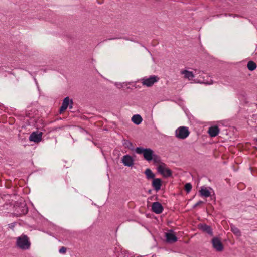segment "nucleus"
I'll list each match as a JSON object with an SVG mask.
<instances>
[{
    "instance_id": "f257e3e1",
    "label": "nucleus",
    "mask_w": 257,
    "mask_h": 257,
    "mask_svg": "<svg viewBox=\"0 0 257 257\" xmlns=\"http://www.w3.org/2000/svg\"><path fill=\"white\" fill-rule=\"evenodd\" d=\"M30 244L29 238L26 235H22L17 239V245L22 249H28L30 248Z\"/></svg>"
},
{
    "instance_id": "f03ea898",
    "label": "nucleus",
    "mask_w": 257,
    "mask_h": 257,
    "mask_svg": "<svg viewBox=\"0 0 257 257\" xmlns=\"http://www.w3.org/2000/svg\"><path fill=\"white\" fill-rule=\"evenodd\" d=\"M181 74H183L184 78L188 79L189 80L192 79L194 77H198V78L200 77V78L203 79L204 75L203 72L198 70H195L194 73H193V72L191 71L184 70L181 71Z\"/></svg>"
},
{
    "instance_id": "7ed1b4c3",
    "label": "nucleus",
    "mask_w": 257,
    "mask_h": 257,
    "mask_svg": "<svg viewBox=\"0 0 257 257\" xmlns=\"http://www.w3.org/2000/svg\"><path fill=\"white\" fill-rule=\"evenodd\" d=\"M190 132L186 126H180L175 131V136L180 139H184L189 135Z\"/></svg>"
},
{
    "instance_id": "20e7f679",
    "label": "nucleus",
    "mask_w": 257,
    "mask_h": 257,
    "mask_svg": "<svg viewBox=\"0 0 257 257\" xmlns=\"http://www.w3.org/2000/svg\"><path fill=\"white\" fill-rule=\"evenodd\" d=\"M159 80V78L155 75L150 76L149 77H144L141 79L142 83L143 85L147 87L152 86L155 82Z\"/></svg>"
},
{
    "instance_id": "39448f33",
    "label": "nucleus",
    "mask_w": 257,
    "mask_h": 257,
    "mask_svg": "<svg viewBox=\"0 0 257 257\" xmlns=\"http://www.w3.org/2000/svg\"><path fill=\"white\" fill-rule=\"evenodd\" d=\"M157 171L165 177H170L172 175L171 171L166 167V165L164 163L158 165Z\"/></svg>"
},
{
    "instance_id": "423d86ee",
    "label": "nucleus",
    "mask_w": 257,
    "mask_h": 257,
    "mask_svg": "<svg viewBox=\"0 0 257 257\" xmlns=\"http://www.w3.org/2000/svg\"><path fill=\"white\" fill-rule=\"evenodd\" d=\"M28 211L26 204H21L20 206L15 207V214L17 216L26 214Z\"/></svg>"
},
{
    "instance_id": "0eeeda50",
    "label": "nucleus",
    "mask_w": 257,
    "mask_h": 257,
    "mask_svg": "<svg viewBox=\"0 0 257 257\" xmlns=\"http://www.w3.org/2000/svg\"><path fill=\"white\" fill-rule=\"evenodd\" d=\"M212 243L213 248L217 251H221L223 250V246L220 240V239L217 237H214L212 239Z\"/></svg>"
},
{
    "instance_id": "6e6552de",
    "label": "nucleus",
    "mask_w": 257,
    "mask_h": 257,
    "mask_svg": "<svg viewBox=\"0 0 257 257\" xmlns=\"http://www.w3.org/2000/svg\"><path fill=\"white\" fill-rule=\"evenodd\" d=\"M121 161L125 166L131 167L134 165V160L133 157L129 155L123 156Z\"/></svg>"
},
{
    "instance_id": "1a4fd4ad",
    "label": "nucleus",
    "mask_w": 257,
    "mask_h": 257,
    "mask_svg": "<svg viewBox=\"0 0 257 257\" xmlns=\"http://www.w3.org/2000/svg\"><path fill=\"white\" fill-rule=\"evenodd\" d=\"M165 238L166 242L168 243H174L177 240V238L172 232V230H170L169 232L165 233Z\"/></svg>"
},
{
    "instance_id": "9d476101",
    "label": "nucleus",
    "mask_w": 257,
    "mask_h": 257,
    "mask_svg": "<svg viewBox=\"0 0 257 257\" xmlns=\"http://www.w3.org/2000/svg\"><path fill=\"white\" fill-rule=\"evenodd\" d=\"M42 133L33 132L32 133L30 137L29 140L31 141H33L36 143L40 142L42 140Z\"/></svg>"
},
{
    "instance_id": "9b49d317",
    "label": "nucleus",
    "mask_w": 257,
    "mask_h": 257,
    "mask_svg": "<svg viewBox=\"0 0 257 257\" xmlns=\"http://www.w3.org/2000/svg\"><path fill=\"white\" fill-rule=\"evenodd\" d=\"M163 210V206L159 202H155L152 203V210L153 212L156 214H160L162 212Z\"/></svg>"
},
{
    "instance_id": "f8f14e48",
    "label": "nucleus",
    "mask_w": 257,
    "mask_h": 257,
    "mask_svg": "<svg viewBox=\"0 0 257 257\" xmlns=\"http://www.w3.org/2000/svg\"><path fill=\"white\" fill-rule=\"evenodd\" d=\"M198 228L202 231L208 233L211 236L213 235V232L212 228L209 225L205 224H199L198 225Z\"/></svg>"
},
{
    "instance_id": "ddd939ff",
    "label": "nucleus",
    "mask_w": 257,
    "mask_h": 257,
    "mask_svg": "<svg viewBox=\"0 0 257 257\" xmlns=\"http://www.w3.org/2000/svg\"><path fill=\"white\" fill-rule=\"evenodd\" d=\"M220 131L219 128L216 125L211 126L208 130V133L211 137H214L218 135Z\"/></svg>"
},
{
    "instance_id": "4468645a",
    "label": "nucleus",
    "mask_w": 257,
    "mask_h": 257,
    "mask_svg": "<svg viewBox=\"0 0 257 257\" xmlns=\"http://www.w3.org/2000/svg\"><path fill=\"white\" fill-rule=\"evenodd\" d=\"M154 155L152 150L151 149H146L143 156L146 160L150 161L153 159V156Z\"/></svg>"
},
{
    "instance_id": "2eb2a0df",
    "label": "nucleus",
    "mask_w": 257,
    "mask_h": 257,
    "mask_svg": "<svg viewBox=\"0 0 257 257\" xmlns=\"http://www.w3.org/2000/svg\"><path fill=\"white\" fill-rule=\"evenodd\" d=\"M152 185L156 191H159L162 185L161 180L159 178H154L152 181Z\"/></svg>"
},
{
    "instance_id": "dca6fc26",
    "label": "nucleus",
    "mask_w": 257,
    "mask_h": 257,
    "mask_svg": "<svg viewBox=\"0 0 257 257\" xmlns=\"http://www.w3.org/2000/svg\"><path fill=\"white\" fill-rule=\"evenodd\" d=\"M70 103V99L68 97H65L62 102V104L60 108V113H62L68 108Z\"/></svg>"
},
{
    "instance_id": "f3484780",
    "label": "nucleus",
    "mask_w": 257,
    "mask_h": 257,
    "mask_svg": "<svg viewBox=\"0 0 257 257\" xmlns=\"http://www.w3.org/2000/svg\"><path fill=\"white\" fill-rule=\"evenodd\" d=\"M132 121L136 124H139L142 121L141 116L139 114H136L133 116Z\"/></svg>"
},
{
    "instance_id": "a211bd4d",
    "label": "nucleus",
    "mask_w": 257,
    "mask_h": 257,
    "mask_svg": "<svg viewBox=\"0 0 257 257\" xmlns=\"http://www.w3.org/2000/svg\"><path fill=\"white\" fill-rule=\"evenodd\" d=\"M200 194L201 196L208 197L210 196V191L206 188H202L199 191Z\"/></svg>"
},
{
    "instance_id": "6ab92c4d",
    "label": "nucleus",
    "mask_w": 257,
    "mask_h": 257,
    "mask_svg": "<svg viewBox=\"0 0 257 257\" xmlns=\"http://www.w3.org/2000/svg\"><path fill=\"white\" fill-rule=\"evenodd\" d=\"M145 174L146 176V177L148 179H154L155 177L154 174L152 172L151 169H146L145 171Z\"/></svg>"
},
{
    "instance_id": "aec40b11",
    "label": "nucleus",
    "mask_w": 257,
    "mask_h": 257,
    "mask_svg": "<svg viewBox=\"0 0 257 257\" xmlns=\"http://www.w3.org/2000/svg\"><path fill=\"white\" fill-rule=\"evenodd\" d=\"M247 67L250 71H253L256 68V64L252 61H249L247 64Z\"/></svg>"
},
{
    "instance_id": "412c9836",
    "label": "nucleus",
    "mask_w": 257,
    "mask_h": 257,
    "mask_svg": "<svg viewBox=\"0 0 257 257\" xmlns=\"http://www.w3.org/2000/svg\"><path fill=\"white\" fill-rule=\"evenodd\" d=\"M231 230L236 236H241V232L240 231L239 229L236 227L235 226L232 225H231Z\"/></svg>"
},
{
    "instance_id": "4be33fe9",
    "label": "nucleus",
    "mask_w": 257,
    "mask_h": 257,
    "mask_svg": "<svg viewBox=\"0 0 257 257\" xmlns=\"http://www.w3.org/2000/svg\"><path fill=\"white\" fill-rule=\"evenodd\" d=\"M118 257H129L128 252L124 249H121Z\"/></svg>"
},
{
    "instance_id": "5701e85b",
    "label": "nucleus",
    "mask_w": 257,
    "mask_h": 257,
    "mask_svg": "<svg viewBox=\"0 0 257 257\" xmlns=\"http://www.w3.org/2000/svg\"><path fill=\"white\" fill-rule=\"evenodd\" d=\"M153 158V159L152 160L153 161L155 164H159V165L161 164L162 162H161L160 157H158L156 155H154Z\"/></svg>"
},
{
    "instance_id": "b1692460",
    "label": "nucleus",
    "mask_w": 257,
    "mask_h": 257,
    "mask_svg": "<svg viewBox=\"0 0 257 257\" xmlns=\"http://www.w3.org/2000/svg\"><path fill=\"white\" fill-rule=\"evenodd\" d=\"M185 190L187 193H189L192 189V185L190 183H187L185 185Z\"/></svg>"
},
{
    "instance_id": "393cba45",
    "label": "nucleus",
    "mask_w": 257,
    "mask_h": 257,
    "mask_svg": "<svg viewBox=\"0 0 257 257\" xmlns=\"http://www.w3.org/2000/svg\"><path fill=\"white\" fill-rule=\"evenodd\" d=\"M145 150L146 149H144L142 147H137L136 148L135 151L137 154L143 155Z\"/></svg>"
},
{
    "instance_id": "a878e982",
    "label": "nucleus",
    "mask_w": 257,
    "mask_h": 257,
    "mask_svg": "<svg viewBox=\"0 0 257 257\" xmlns=\"http://www.w3.org/2000/svg\"><path fill=\"white\" fill-rule=\"evenodd\" d=\"M198 82L200 83H204V84H212V81L211 80L210 82H207V81H205L204 79H199L198 80Z\"/></svg>"
},
{
    "instance_id": "bb28decb",
    "label": "nucleus",
    "mask_w": 257,
    "mask_h": 257,
    "mask_svg": "<svg viewBox=\"0 0 257 257\" xmlns=\"http://www.w3.org/2000/svg\"><path fill=\"white\" fill-rule=\"evenodd\" d=\"M59 253H62V254L65 253L66 252V247H65L64 246L62 247L59 249Z\"/></svg>"
},
{
    "instance_id": "cd10ccee",
    "label": "nucleus",
    "mask_w": 257,
    "mask_h": 257,
    "mask_svg": "<svg viewBox=\"0 0 257 257\" xmlns=\"http://www.w3.org/2000/svg\"><path fill=\"white\" fill-rule=\"evenodd\" d=\"M203 203V201H198V202H197L194 206V207H196L199 205H200V204H202Z\"/></svg>"
},
{
    "instance_id": "c85d7f7f",
    "label": "nucleus",
    "mask_w": 257,
    "mask_h": 257,
    "mask_svg": "<svg viewBox=\"0 0 257 257\" xmlns=\"http://www.w3.org/2000/svg\"><path fill=\"white\" fill-rule=\"evenodd\" d=\"M117 87L119 88L121 86V85L120 84L119 85H117Z\"/></svg>"
},
{
    "instance_id": "c756f323",
    "label": "nucleus",
    "mask_w": 257,
    "mask_h": 257,
    "mask_svg": "<svg viewBox=\"0 0 257 257\" xmlns=\"http://www.w3.org/2000/svg\"><path fill=\"white\" fill-rule=\"evenodd\" d=\"M229 16H232V14H229Z\"/></svg>"
},
{
    "instance_id": "7c9ffc66",
    "label": "nucleus",
    "mask_w": 257,
    "mask_h": 257,
    "mask_svg": "<svg viewBox=\"0 0 257 257\" xmlns=\"http://www.w3.org/2000/svg\"><path fill=\"white\" fill-rule=\"evenodd\" d=\"M255 141L257 142V138L255 139Z\"/></svg>"
}]
</instances>
